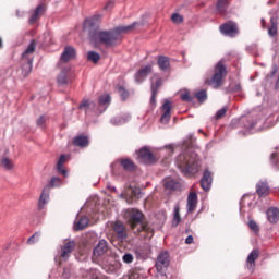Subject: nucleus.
Returning a JSON list of instances; mask_svg holds the SVG:
<instances>
[{
	"label": "nucleus",
	"mask_w": 279,
	"mask_h": 279,
	"mask_svg": "<svg viewBox=\"0 0 279 279\" xmlns=\"http://www.w3.org/2000/svg\"><path fill=\"white\" fill-rule=\"evenodd\" d=\"M136 25H138V23H133L128 26H118L113 31L90 29L89 40L95 45V47H99V45H105V47H114V45L121 40V34L132 32Z\"/></svg>",
	"instance_id": "nucleus-1"
},
{
	"label": "nucleus",
	"mask_w": 279,
	"mask_h": 279,
	"mask_svg": "<svg viewBox=\"0 0 279 279\" xmlns=\"http://www.w3.org/2000/svg\"><path fill=\"white\" fill-rule=\"evenodd\" d=\"M124 217L128 219L133 232H145L144 236L146 239L154 236V228L149 222L143 221V213L137 209H128Z\"/></svg>",
	"instance_id": "nucleus-2"
},
{
	"label": "nucleus",
	"mask_w": 279,
	"mask_h": 279,
	"mask_svg": "<svg viewBox=\"0 0 279 279\" xmlns=\"http://www.w3.org/2000/svg\"><path fill=\"white\" fill-rule=\"evenodd\" d=\"M177 165L182 173L195 174L199 171V163L197 162V155L193 150L189 149L185 153H182L177 158Z\"/></svg>",
	"instance_id": "nucleus-3"
},
{
	"label": "nucleus",
	"mask_w": 279,
	"mask_h": 279,
	"mask_svg": "<svg viewBox=\"0 0 279 279\" xmlns=\"http://www.w3.org/2000/svg\"><path fill=\"white\" fill-rule=\"evenodd\" d=\"M227 71L223 62L219 61L214 70V75L211 78H207L205 82L213 88H219L221 86V82H223V77H226Z\"/></svg>",
	"instance_id": "nucleus-4"
},
{
	"label": "nucleus",
	"mask_w": 279,
	"mask_h": 279,
	"mask_svg": "<svg viewBox=\"0 0 279 279\" xmlns=\"http://www.w3.org/2000/svg\"><path fill=\"white\" fill-rule=\"evenodd\" d=\"M35 51H36V41L33 40L31 41V44L22 54L23 60H26V64H24L22 68V73L24 77H27V75L32 73V62L34 61L32 56H34Z\"/></svg>",
	"instance_id": "nucleus-5"
},
{
	"label": "nucleus",
	"mask_w": 279,
	"mask_h": 279,
	"mask_svg": "<svg viewBox=\"0 0 279 279\" xmlns=\"http://www.w3.org/2000/svg\"><path fill=\"white\" fill-rule=\"evenodd\" d=\"M121 199H125L126 204H132L135 199L141 197V190L138 187L128 186L124 192L120 194Z\"/></svg>",
	"instance_id": "nucleus-6"
},
{
	"label": "nucleus",
	"mask_w": 279,
	"mask_h": 279,
	"mask_svg": "<svg viewBox=\"0 0 279 279\" xmlns=\"http://www.w3.org/2000/svg\"><path fill=\"white\" fill-rule=\"evenodd\" d=\"M220 32L221 34H225V36H230L231 38H234V36L239 34V28L236 27L235 23L228 22L220 26Z\"/></svg>",
	"instance_id": "nucleus-7"
},
{
	"label": "nucleus",
	"mask_w": 279,
	"mask_h": 279,
	"mask_svg": "<svg viewBox=\"0 0 279 279\" xmlns=\"http://www.w3.org/2000/svg\"><path fill=\"white\" fill-rule=\"evenodd\" d=\"M73 250H75V241L64 242L61 246V252L59 253L60 258H62V260H69Z\"/></svg>",
	"instance_id": "nucleus-8"
},
{
	"label": "nucleus",
	"mask_w": 279,
	"mask_h": 279,
	"mask_svg": "<svg viewBox=\"0 0 279 279\" xmlns=\"http://www.w3.org/2000/svg\"><path fill=\"white\" fill-rule=\"evenodd\" d=\"M162 86V80L158 78L157 75H155L151 78V98H150V104L153 106H156V96L158 95V88Z\"/></svg>",
	"instance_id": "nucleus-9"
},
{
	"label": "nucleus",
	"mask_w": 279,
	"mask_h": 279,
	"mask_svg": "<svg viewBox=\"0 0 279 279\" xmlns=\"http://www.w3.org/2000/svg\"><path fill=\"white\" fill-rule=\"evenodd\" d=\"M113 230L120 243H123L128 239V233L125 232V227L123 226V223L119 221L114 222Z\"/></svg>",
	"instance_id": "nucleus-10"
},
{
	"label": "nucleus",
	"mask_w": 279,
	"mask_h": 279,
	"mask_svg": "<svg viewBox=\"0 0 279 279\" xmlns=\"http://www.w3.org/2000/svg\"><path fill=\"white\" fill-rule=\"evenodd\" d=\"M165 267H169V253L161 252L156 262L157 271H162Z\"/></svg>",
	"instance_id": "nucleus-11"
},
{
	"label": "nucleus",
	"mask_w": 279,
	"mask_h": 279,
	"mask_svg": "<svg viewBox=\"0 0 279 279\" xmlns=\"http://www.w3.org/2000/svg\"><path fill=\"white\" fill-rule=\"evenodd\" d=\"M137 156L142 162H146L147 165H151V162H155L154 155L147 148H142L138 151Z\"/></svg>",
	"instance_id": "nucleus-12"
},
{
	"label": "nucleus",
	"mask_w": 279,
	"mask_h": 279,
	"mask_svg": "<svg viewBox=\"0 0 279 279\" xmlns=\"http://www.w3.org/2000/svg\"><path fill=\"white\" fill-rule=\"evenodd\" d=\"M171 120V101L166 100L162 105L161 123H167Z\"/></svg>",
	"instance_id": "nucleus-13"
},
{
	"label": "nucleus",
	"mask_w": 279,
	"mask_h": 279,
	"mask_svg": "<svg viewBox=\"0 0 279 279\" xmlns=\"http://www.w3.org/2000/svg\"><path fill=\"white\" fill-rule=\"evenodd\" d=\"M151 73V64H148L144 68H142L136 74H135V81L137 84H141V82L145 81L147 78V75Z\"/></svg>",
	"instance_id": "nucleus-14"
},
{
	"label": "nucleus",
	"mask_w": 279,
	"mask_h": 279,
	"mask_svg": "<svg viewBox=\"0 0 279 279\" xmlns=\"http://www.w3.org/2000/svg\"><path fill=\"white\" fill-rule=\"evenodd\" d=\"M213 184V174L209 171H205L201 180V186L204 191H210Z\"/></svg>",
	"instance_id": "nucleus-15"
},
{
	"label": "nucleus",
	"mask_w": 279,
	"mask_h": 279,
	"mask_svg": "<svg viewBox=\"0 0 279 279\" xmlns=\"http://www.w3.org/2000/svg\"><path fill=\"white\" fill-rule=\"evenodd\" d=\"M108 252V242L106 240H100L97 246L94 248V256H104Z\"/></svg>",
	"instance_id": "nucleus-16"
},
{
	"label": "nucleus",
	"mask_w": 279,
	"mask_h": 279,
	"mask_svg": "<svg viewBox=\"0 0 279 279\" xmlns=\"http://www.w3.org/2000/svg\"><path fill=\"white\" fill-rule=\"evenodd\" d=\"M75 58V48L69 46L65 47L63 53L61 54V62H69Z\"/></svg>",
	"instance_id": "nucleus-17"
},
{
	"label": "nucleus",
	"mask_w": 279,
	"mask_h": 279,
	"mask_svg": "<svg viewBox=\"0 0 279 279\" xmlns=\"http://www.w3.org/2000/svg\"><path fill=\"white\" fill-rule=\"evenodd\" d=\"M256 191L259 197H267L269 195V185L265 181L257 183Z\"/></svg>",
	"instance_id": "nucleus-18"
},
{
	"label": "nucleus",
	"mask_w": 279,
	"mask_h": 279,
	"mask_svg": "<svg viewBox=\"0 0 279 279\" xmlns=\"http://www.w3.org/2000/svg\"><path fill=\"white\" fill-rule=\"evenodd\" d=\"M197 208V194L190 193L187 196V213H193Z\"/></svg>",
	"instance_id": "nucleus-19"
},
{
	"label": "nucleus",
	"mask_w": 279,
	"mask_h": 279,
	"mask_svg": "<svg viewBox=\"0 0 279 279\" xmlns=\"http://www.w3.org/2000/svg\"><path fill=\"white\" fill-rule=\"evenodd\" d=\"M259 252L258 250H253L251 252V254L248 255L246 263H247V269H254V267L256 266V260L259 256Z\"/></svg>",
	"instance_id": "nucleus-20"
},
{
	"label": "nucleus",
	"mask_w": 279,
	"mask_h": 279,
	"mask_svg": "<svg viewBox=\"0 0 279 279\" xmlns=\"http://www.w3.org/2000/svg\"><path fill=\"white\" fill-rule=\"evenodd\" d=\"M163 186L168 191H178L180 189V183L171 178H166L163 181Z\"/></svg>",
	"instance_id": "nucleus-21"
},
{
	"label": "nucleus",
	"mask_w": 279,
	"mask_h": 279,
	"mask_svg": "<svg viewBox=\"0 0 279 279\" xmlns=\"http://www.w3.org/2000/svg\"><path fill=\"white\" fill-rule=\"evenodd\" d=\"M268 221L270 223H278L279 220V209L276 207H271L267 211Z\"/></svg>",
	"instance_id": "nucleus-22"
},
{
	"label": "nucleus",
	"mask_w": 279,
	"mask_h": 279,
	"mask_svg": "<svg viewBox=\"0 0 279 279\" xmlns=\"http://www.w3.org/2000/svg\"><path fill=\"white\" fill-rule=\"evenodd\" d=\"M110 106V95L105 94L99 98V112H104Z\"/></svg>",
	"instance_id": "nucleus-23"
},
{
	"label": "nucleus",
	"mask_w": 279,
	"mask_h": 279,
	"mask_svg": "<svg viewBox=\"0 0 279 279\" xmlns=\"http://www.w3.org/2000/svg\"><path fill=\"white\" fill-rule=\"evenodd\" d=\"M45 12V7L44 5H38L33 14L31 15L29 23H36L38 19H40L41 14Z\"/></svg>",
	"instance_id": "nucleus-24"
},
{
	"label": "nucleus",
	"mask_w": 279,
	"mask_h": 279,
	"mask_svg": "<svg viewBox=\"0 0 279 279\" xmlns=\"http://www.w3.org/2000/svg\"><path fill=\"white\" fill-rule=\"evenodd\" d=\"M81 110H85V112H90V110H97V105L93 100H84L80 105Z\"/></svg>",
	"instance_id": "nucleus-25"
},
{
	"label": "nucleus",
	"mask_w": 279,
	"mask_h": 279,
	"mask_svg": "<svg viewBox=\"0 0 279 279\" xmlns=\"http://www.w3.org/2000/svg\"><path fill=\"white\" fill-rule=\"evenodd\" d=\"M47 202H49V185H46L41 195H40V198H39V208H43L45 206V204H47Z\"/></svg>",
	"instance_id": "nucleus-26"
},
{
	"label": "nucleus",
	"mask_w": 279,
	"mask_h": 279,
	"mask_svg": "<svg viewBox=\"0 0 279 279\" xmlns=\"http://www.w3.org/2000/svg\"><path fill=\"white\" fill-rule=\"evenodd\" d=\"M64 162H66V156L62 155L57 162V171L66 178V170L63 167Z\"/></svg>",
	"instance_id": "nucleus-27"
},
{
	"label": "nucleus",
	"mask_w": 279,
	"mask_h": 279,
	"mask_svg": "<svg viewBox=\"0 0 279 279\" xmlns=\"http://www.w3.org/2000/svg\"><path fill=\"white\" fill-rule=\"evenodd\" d=\"M158 66H159V69L161 71H169V66H171L169 58H167V57H159V59H158Z\"/></svg>",
	"instance_id": "nucleus-28"
},
{
	"label": "nucleus",
	"mask_w": 279,
	"mask_h": 279,
	"mask_svg": "<svg viewBox=\"0 0 279 279\" xmlns=\"http://www.w3.org/2000/svg\"><path fill=\"white\" fill-rule=\"evenodd\" d=\"M1 167H3V169H5L7 171H12V169H14V162L12 161V159L8 158V157H3L0 161Z\"/></svg>",
	"instance_id": "nucleus-29"
},
{
	"label": "nucleus",
	"mask_w": 279,
	"mask_h": 279,
	"mask_svg": "<svg viewBox=\"0 0 279 279\" xmlns=\"http://www.w3.org/2000/svg\"><path fill=\"white\" fill-rule=\"evenodd\" d=\"M76 147H88V137L86 136H77L73 141Z\"/></svg>",
	"instance_id": "nucleus-30"
},
{
	"label": "nucleus",
	"mask_w": 279,
	"mask_h": 279,
	"mask_svg": "<svg viewBox=\"0 0 279 279\" xmlns=\"http://www.w3.org/2000/svg\"><path fill=\"white\" fill-rule=\"evenodd\" d=\"M181 221V218H180V206L179 205H175L174 206V211H173V220H172V226H178Z\"/></svg>",
	"instance_id": "nucleus-31"
},
{
	"label": "nucleus",
	"mask_w": 279,
	"mask_h": 279,
	"mask_svg": "<svg viewBox=\"0 0 279 279\" xmlns=\"http://www.w3.org/2000/svg\"><path fill=\"white\" fill-rule=\"evenodd\" d=\"M121 165H122L123 169H125V171H134V169H135L134 162H132V160H130V159L121 160Z\"/></svg>",
	"instance_id": "nucleus-32"
},
{
	"label": "nucleus",
	"mask_w": 279,
	"mask_h": 279,
	"mask_svg": "<svg viewBox=\"0 0 279 279\" xmlns=\"http://www.w3.org/2000/svg\"><path fill=\"white\" fill-rule=\"evenodd\" d=\"M228 8V0H218L217 2V11L219 14H223Z\"/></svg>",
	"instance_id": "nucleus-33"
},
{
	"label": "nucleus",
	"mask_w": 279,
	"mask_h": 279,
	"mask_svg": "<svg viewBox=\"0 0 279 279\" xmlns=\"http://www.w3.org/2000/svg\"><path fill=\"white\" fill-rule=\"evenodd\" d=\"M87 59L90 61V62H94V64H97V62L99 60H101V56L95 51H89L87 53Z\"/></svg>",
	"instance_id": "nucleus-34"
},
{
	"label": "nucleus",
	"mask_w": 279,
	"mask_h": 279,
	"mask_svg": "<svg viewBox=\"0 0 279 279\" xmlns=\"http://www.w3.org/2000/svg\"><path fill=\"white\" fill-rule=\"evenodd\" d=\"M68 71H69V70H63V71L59 74L57 81H58V84H60V86H63V84H66V83L69 82V78H68V76H66V72H68Z\"/></svg>",
	"instance_id": "nucleus-35"
},
{
	"label": "nucleus",
	"mask_w": 279,
	"mask_h": 279,
	"mask_svg": "<svg viewBox=\"0 0 279 279\" xmlns=\"http://www.w3.org/2000/svg\"><path fill=\"white\" fill-rule=\"evenodd\" d=\"M128 121H130V116H124L123 118H113L111 123H113V125H123V123H128Z\"/></svg>",
	"instance_id": "nucleus-36"
},
{
	"label": "nucleus",
	"mask_w": 279,
	"mask_h": 279,
	"mask_svg": "<svg viewBox=\"0 0 279 279\" xmlns=\"http://www.w3.org/2000/svg\"><path fill=\"white\" fill-rule=\"evenodd\" d=\"M88 226V218L81 217L80 220L76 222V230H84Z\"/></svg>",
	"instance_id": "nucleus-37"
},
{
	"label": "nucleus",
	"mask_w": 279,
	"mask_h": 279,
	"mask_svg": "<svg viewBox=\"0 0 279 279\" xmlns=\"http://www.w3.org/2000/svg\"><path fill=\"white\" fill-rule=\"evenodd\" d=\"M271 26L268 29L269 36H276L278 34V25H276V22H274V17L270 19Z\"/></svg>",
	"instance_id": "nucleus-38"
},
{
	"label": "nucleus",
	"mask_w": 279,
	"mask_h": 279,
	"mask_svg": "<svg viewBox=\"0 0 279 279\" xmlns=\"http://www.w3.org/2000/svg\"><path fill=\"white\" fill-rule=\"evenodd\" d=\"M49 189H56V186H62V180L60 178L53 177L48 184Z\"/></svg>",
	"instance_id": "nucleus-39"
},
{
	"label": "nucleus",
	"mask_w": 279,
	"mask_h": 279,
	"mask_svg": "<svg viewBox=\"0 0 279 279\" xmlns=\"http://www.w3.org/2000/svg\"><path fill=\"white\" fill-rule=\"evenodd\" d=\"M172 23H175L177 25H180V23L184 22V17L178 13L172 14L171 16Z\"/></svg>",
	"instance_id": "nucleus-40"
},
{
	"label": "nucleus",
	"mask_w": 279,
	"mask_h": 279,
	"mask_svg": "<svg viewBox=\"0 0 279 279\" xmlns=\"http://www.w3.org/2000/svg\"><path fill=\"white\" fill-rule=\"evenodd\" d=\"M117 90H118V94L120 95V97L122 98V99H128V97H129V93H128V90H125V87H123V86H118L117 87Z\"/></svg>",
	"instance_id": "nucleus-41"
},
{
	"label": "nucleus",
	"mask_w": 279,
	"mask_h": 279,
	"mask_svg": "<svg viewBox=\"0 0 279 279\" xmlns=\"http://www.w3.org/2000/svg\"><path fill=\"white\" fill-rule=\"evenodd\" d=\"M122 260L123 263H125L126 265H130V263H134V255H132V253H125L122 256Z\"/></svg>",
	"instance_id": "nucleus-42"
},
{
	"label": "nucleus",
	"mask_w": 279,
	"mask_h": 279,
	"mask_svg": "<svg viewBox=\"0 0 279 279\" xmlns=\"http://www.w3.org/2000/svg\"><path fill=\"white\" fill-rule=\"evenodd\" d=\"M226 112H228V108H226V107L218 110L216 113V120L219 121V119H223V117H226Z\"/></svg>",
	"instance_id": "nucleus-43"
},
{
	"label": "nucleus",
	"mask_w": 279,
	"mask_h": 279,
	"mask_svg": "<svg viewBox=\"0 0 279 279\" xmlns=\"http://www.w3.org/2000/svg\"><path fill=\"white\" fill-rule=\"evenodd\" d=\"M40 239V232H36L33 236H31L27 241L28 245H34Z\"/></svg>",
	"instance_id": "nucleus-44"
},
{
	"label": "nucleus",
	"mask_w": 279,
	"mask_h": 279,
	"mask_svg": "<svg viewBox=\"0 0 279 279\" xmlns=\"http://www.w3.org/2000/svg\"><path fill=\"white\" fill-rule=\"evenodd\" d=\"M124 279H141V274L136 270H132Z\"/></svg>",
	"instance_id": "nucleus-45"
},
{
	"label": "nucleus",
	"mask_w": 279,
	"mask_h": 279,
	"mask_svg": "<svg viewBox=\"0 0 279 279\" xmlns=\"http://www.w3.org/2000/svg\"><path fill=\"white\" fill-rule=\"evenodd\" d=\"M248 227H250L251 230H253V232H258V223H256V221L251 220L248 222Z\"/></svg>",
	"instance_id": "nucleus-46"
},
{
	"label": "nucleus",
	"mask_w": 279,
	"mask_h": 279,
	"mask_svg": "<svg viewBox=\"0 0 279 279\" xmlns=\"http://www.w3.org/2000/svg\"><path fill=\"white\" fill-rule=\"evenodd\" d=\"M182 101H191V96L189 95V90H184L181 93Z\"/></svg>",
	"instance_id": "nucleus-47"
},
{
	"label": "nucleus",
	"mask_w": 279,
	"mask_h": 279,
	"mask_svg": "<svg viewBox=\"0 0 279 279\" xmlns=\"http://www.w3.org/2000/svg\"><path fill=\"white\" fill-rule=\"evenodd\" d=\"M198 101H206V92L202 90L196 94Z\"/></svg>",
	"instance_id": "nucleus-48"
},
{
	"label": "nucleus",
	"mask_w": 279,
	"mask_h": 279,
	"mask_svg": "<svg viewBox=\"0 0 279 279\" xmlns=\"http://www.w3.org/2000/svg\"><path fill=\"white\" fill-rule=\"evenodd\" d=\"M46 121H47V118L45 116H40L39 119H37V125L39 128H43V125H45Z\"/></svg>",
	"instance_id": "nucleus-49"
},
{
	"label": "nucleus",
	"mask_w": 279,
	"mask_h": 279,
	"mask_svg": "<svg viewBox=\"0 0 279 279\" xmlns=\"http://www.w3.org/2000/svg\"><path fill=\"white\" fill-rule=\"evenodd\" d=\"M114 8V1L109 0L105 5V10H112Z\"/></svg>",
	"instance_id": "nucleus-50"
},
{
	"label": "nucleus",
	"mask_w": 279,
	"mask_h": 279,
	"mask_svg": "<svg viewBox=\"0 0 279 279\" xmlns=\"http://www.w3.org/2000/svg\"><path fill=\"white\" fill-rule=\"evenodd\" d=\"M90 25H93V20H86L85 23H84L85 29H86L87 27H90Z\"/></svg>",
	"instance_id": "nucleus-51"
},
{
	"label": "nucleus",
	"mask_w": 279,
	"mask_h": 279,
	"mask_svg": "<svg viewBox=\"0 0 279 279\" xmlns=\"http://www.w3.org/2000/svg\"><path fill=\"white\" fill-rule=\"evenodd\" d=\"M185 243H186V245H191V243H193V235H189V236L185 239Z\"/></svg>",
	"instance_id": "nucleus-52"
},
{
	"label": "nucleus",
	"mask_w": 279,
	"mask_h": 279,
	"mask_svg": "<svg viewBox=\"0 0 279 279\" xmlns=\"http://www.w3.org/2000/svg\"><path fill=\"white\" fill-rule=\"evenodd\" d=\"M162 271H159L157 275V279H167V275L161 274Z\"/></svg>",
	"instance_id": "nucleus-53"
},
{
	"label": "nucleus",
	"mask_w": 279,
	"mask_h": 279,
	"mask_svg": "<svg viewBox=\"0 0 279 279\" xmlns=\"http://www.w3.org/2000/svg\"><path fill=\"white\" fill-rule=\"evenodd\" d=\"M110 191H117V187L114 186H109Z\"/></svg>",
	"instance_id": "nucleus-54"
},
{
	"label": "nucleus",
	"mask_w": 279,
	"mask_h": 279,
	"mask_svg": "<svg viewBox=\"0 0 279 279\" xmlns=\"http://www.w3.org/2000/svg\"><path fill=\"white\" fill-rule=\"evenodd\" d=\"M1 47H3V41L0 38V49H1Z\"/></svg>",
	"instance_id": "nucleus-55"
},
{
	"label": "nucleus",
	"mask_w": 279,
	"mask_h": 279,
	"mask_svg": "<svg viewBox=\"0 0 279 279\" xmlns=\"http://www.w3.org/2000/svg\"><path fill=\"white\" fill-rule=\"evenodd\" d=\"M254 123H252L251 125H250V130H252V129H254Z\"/></svg>",
	"instance_id": "nucleus-56"
},
{
	"label": "nucleus",
	"mask_w": 279,
	"mask_h": 279,
	"mask_svg": "<svg viewBox=\"0 0 279 279\" xmlns=\"http://www.w3.org/2000/svg\"><path fill=\"white\" fill-rule=\"evenodd\" d=\"M274 156H276V154H272L271 157L274 158Z\"/></svg>",
	"instance_id": "nucleus-57"
},
{
	"label": "nucleus",
	"mask_w": 279,
	"mask_h": 279,
	"mask_svg": "<svg viewBox=\"0 0 279 279\" xmlns=\"http://www.w3.org/2000/svg\"><path fill=\"white\" fill-rule=\"evenodd\" d=\"M113 243V245H117V244H114V242H112Z\"/></svg>",
	"instance_id": "nucleus-58"
}]
</instances>
